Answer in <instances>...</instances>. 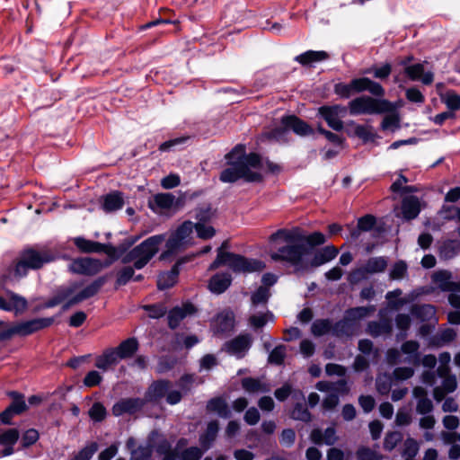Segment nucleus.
Listing matches in <instances>:
<instances>
[{"label":"nucleus","mask_w":460,"mask_h":460,"mask_svg":"<svg viewBox=\"0 0 460 460\" xmlns=\"http://www.w3.org/2000/svg\"><path fill=\"white\" fill-rule=\"evenodd\" d=\"M411 314L421 321L430 320L436 313L435 307L430 305H414L411 308Z\"/></svg>","instance_id":"50"},{"label":"nucleus","mask_w":460,"mask_h":460,"mask_svg":"<svg viewBox=\"0 0 460 460\" xmlns=\"http://www.w3.org/2000/svg\"><path fill=\"white\" fill-rule=\"evenodd\" d=\"M402 290L400 288H396L393 291H389L385 295V298L388 300V306L393 310H398L401 306H402L406 301L402 298H400L402 295Z\"/></svg>","instance_id":"52"},{"label":"nucleus","mask_w":460,"mask_h":460,"mask_svg":"<svg viewBox=\"0 0 460 460\" xmlns=\"http://www.w3.org/2000/svg\"><path fill=\"white\" fill-rule=\"evenodd\" d=\"M286 358V347L279 345L275 347L269 356V362L275 365H281Z\"/></svg>","instance_id":"61"},{"label":"nucleus","mask_w":460,"mask_h":460,"mask_svg":"<svg viewBox=\"0 0 460 460\" xmlns=\"http://www.w3.org/2000/svg\"><path fill=\"white\" fill-rule=\"evenodd\" d=\"M270 293L267 287L261 286L252 294V303L253 305L266 304L270 298Z\"/></svg>","instance_id":"57"},{"label":"nucleus","mask_w":460,"mask_h":460,"mask_svg":"<svg viewBox=\"0 0 460 460\" xmlns=\"http://www.w3.org/2000/svg\"><path fill=\"white\" fill-rule=\"evenodd\" d=\"M393 110L392 103L385 99H374L369 96H360L349 102V114H381Z\"/></svg>","instance_id":"6"},{"label":"nucleus","mask_w":460,"mask_h":460,"mask_svg":"<svg viewBox=\"0 0 460 460\" xmlns=\"http://www.w3.org/2000/svg\"><path fill=\"white\" fill-rule=\"evenodd\" d=\"M145 405V400L140 398H124L118 401L112 406V414L119 417L123 414H134L140 411Z\"/></svg>","instance_id":"16"},{"label":"nucleus","mask_w":460,"mask_h":460,"mask_svg":"<svg viewBox=\"0 0 460 460\" xmlns=\"http://www.w3.org/2000/svg\"><path fill=\"white\" fill-rule=\"evenodd\" d=\"M7 395L13 400L12 403L8 406L15 415L21 414L27 409L24 400V395L16 391L7 392Z\"/></svg>","instance_id":"44"},{"label":"nucleus","mask_w":460,"mask_h":460,"mask_svg":"<svg viewBox=\"0 0 460 460\" xmlns=\"http://www.w3.org/2000/svg\"><path fill=\"white\" fill-rule=\"evenodd\" d=\"M376 225V218L372 215H366L358 220V230L351 233L352 237L358 238V231H369Z\"/></svg>","instance_id":"51"},{"label":"nucleus","mask_w":460,"mask_h":460,"mask_svg":"<svg viewBox=\"0 0 460 460\" xmlns=\"http://www.w3.org/2000/svg\"><path fill=\"white\" fill-rule=\"evenodd\" d=\"M376 310L375 305L369 306H358L348 309L345 314L355 324V322L363 319L369 314H373Z\"/></svg>","instance_id":"46"},{"label":"nucleus","mask_w":460,"mask_h":460,"mask_svg":"<svg viewBox=\"0 0 460 460\" xmlns=\"http://www.w3.org/2000/svg\"><path fill=\"white\" fill-rule=\"evenodd\" d=\"M126 447L130 451V460H149L152 455V448L149 445H140L136 447L134 438H129L127 440Z\"/></svg>","instance_id":"26"},{"label":"nucleus","mask_w":460,"mask_h":460,"mask_svg":"<svg viewBox=\"0 0 460 460\" xmlns=\"http://www.w3.org/2000/svg\"><path fill=\"white\" fill-rule=\"evenodd\" d=\"M118 353L114 349H108L96 358L95 367L105 372L119 362Z\"/></svg>","instance_id":"37"},{"label":"nucleus","mask_w":460,"mask_h":460,"mask_svg":"<svg viewBox=\"0 0 460 460\" xmlns=\"http://www.w3.org/2000/svg\"><path fill=\"white\" fill-rule=\"evenodd\" d=\"M332 321L331 319H317L311 325V332L315 337L332 334Z\"/></svg>","instance_id":"43"},{"label":"nucleus","mask_w":460,"mask_h":460,"mask_svg":"<svg viewBox=\"0 0 460 460\" xmlns=\"http://www.w3.org/2000/svg\"><path fill=\"white\" fill-rule=\"evenodd\" d=\"M227 242H224L217 250L216 260L210 264L209 270H215L221 265H226L235 273H251L261 271L265 265L261 261L250 260L233 252H225Z\"/></svg>","instance_id":"4"},{"label":"nucleus","mask_w":460,"mask_h":460,"mask_svg":"<svg viewBox=\"0 0 460 460\" xmlns=\"http://www.w3.org/2000/svg\"><path fill=\"white\" fill-rule=\"evenodd\" d=\"M53 323L54 318L46 317L22 321L13 323V325L14 328L15 335L25 337L50 326Z\"/></svg>","instance_id":"13"},{"label":"nucleus","mask_w":460,"mask_h":460,"mask_svg":"<svg viewBox=\"0 0 460 460\" xmlns=\"http://www.w3.org/2000/svg\"><path fill=\"white\" fill-rule=\"evenodd\" d=\"M234 326V314L232 311L225 310L217 314L212 322V327L216 333L228 332Z\"/></svg>","instance_id":"20"},{"label":"nucleus","mask_w":460,"mask_h":460,"mask_svg":"<svg viewBox=\"0 0 460 460\" xmlns=\"http://www.w3.org/2000/svg\"><path fill=\"white\" fill-rule=\"evenodd\" d=\"M347 113L345 106L335 105H323L318 109V115H320L327 123V125L336 131H341L343 128V121L341 118Z\"/></svg>","instance_id":"11"},{"label":"nucleus","mask_w":460,"mask_h":460,"mask_svg":"<svg viewBox=\"0 0 460 460\" xmlns=\"http://www.w3.org/2000/svg\"><path fill=\"white\" fill-rule=\"evenodd\" d=\"M180 205L179 199L172 193H158L149 201V208L155 213H163Z\"/></svg>","instance_id":"17"},{"label":"nucleus","mask_w":460,"mask_h":460,"mask_svg":"<svg viewBox=\"0 0 460 460\" xmlns=\"http://www.w3.org/2000/svg\"><path fill=\"white\" fill-rule=\"evenodd\" d=\"M53 260L54 256L47 251L26 249L21 253L19 260L9 267L7 273L3 276L4 281H19L27 275L29 270H38Z\"/></svg>","instance_id":"3"},{"label":"nucleus","mask_w":460,"mask_h":460,"mask_svg":"<svg viewBox=\"0 0 460 460\" xmlns=\"http://www.w3.org/2000/svg\"><path fill=\"white\" fill-rule=\"evenodd\" d=\"M27 307V299L19 294L8 289L0 292V310L11 312L18 315L24 313Z\"/></svg>","instance_id":"9"},{"label":"nucleus","mask_w":460,"mask_h":460,"mask_svg":"<svg viewBox=\"0 0 460 460\" xmlns=\"http://www.w3.org/2000/svg\"><path fill=\"white\" fill-rule=\"evenodd\" d=\"M291 418L296 420L308 422L311 420V413L302 403H296L290 414Z\"/></svg>","instance_id":"55"},{"label":"nucleus","mask_w":460,"mask_h":460,"mask_svg":"<svg viewBox=\"0 0 460 460\" xmlns=\"http://www.w3.org/2000/svg\"><path fill=\"white\" fill-rule=\"evenodd\" d=\"M89 417L94 422L102 421L107 416V410L102 402H94L88 411Z\"/></svg>","instance_id":"53"},{"label":"nucleus","mask_w":460,"mask_h":460,"mask_svg":"<svg viewBox=\"0 0 460 460\" xmlns=\"http://www.w3.org/2000/svg\"><path fill=\"white\" fill-rule=\"evenodd\" d=\"M226 159L227 167L221 172L219 177L222 182L233 183L240 179L248 182L261 181V159L254 153L245 155L244 146H236L226 155Z\"/></svg>","instance_id":"1"},{"label":"nucleus","mask_w":460,"mask_h":460,"mask_svg":"<svg viewBox=\"0 0 460 460\" xmlns=\"http://www.w3.org/2000/svg\"><path fill=\"white\" fill-rule=\"evenodd\" d=\"M219 429L218 422L217 420L210 421L206 431L199 437V444L203 450H208L215 441Z\"/></svg>","instance_id":"38"},{"label":"nucleus","mask_w":460,"mask_h":460,"mask_svg":"<svg viewBox=\"0 0 460 460\" xmlns=\"http://www.w3.org/2000/svg\"><path fill=\"white\" fill-rule=\"evenodd\" d=\"M165 241V234L153 235L134 247L122 259L125 263L133 262L134 268L141 270L156 254L160 245Z\"/></svg>","instance_id":"5"},{"label":"nucleus","mask_w":460,"mask_h":460,"mask_svg":"<svg viewBox=\"0 0 460 460\" xmlns=\"http://www.w3.org/2000/svg\"><path fill=\"white\" fill-rule=\"evenodd\" d=\"M207 410L210 412H216L224 419H228L231 416L227 402L221 397L210 399L207 403Z\"/></svg>","instance_id":"36"},{"label":"nucleus","mask_w":460,"mask_h":460,"mask_svg":"<svg viewBox=\"0 0 460 460\" xmlns=\"http://www.w3.org/2000/svg\"><path fill=\"white\" fill-rule=\"evenodd\" d=\"M392 72V66L389 63H385L382 66H372L366 69L364 74H371L373 76L379 80H385L389 77Z\"/></svg>","instance_id":"49"},{"label":"nucleus","mask_w":460,"mask_h":460,"mask_svg":"<svg viewBox=\"0 0 460 460\" xmlns=\"http://www.w3.org/2000/svg\"><path fill=\"white\" fill-rule=\"evenodd\" d=\"M172 384L167 380H158L154 382L146 394L147 401H158L166 396Z\"/></svg>","instance_id":"25"},{"label":"nucleus","mask_w":460,"mask_h":460,"mask_svg":"<svg viewBox=\"0 0 460 460\" xmlns=\"http://www.w3.org/2000/svg\"><path fill=\"white\" fill-rule=\"evenodd\" d=\"M459 249L460 243L457 240H448L441 245L439 254L446 260L451 259L457 254Z\"/></svg>","instance_id":"48"},{"label":"nucleus","mask_w":460,"mask_h":460,"mask_svg":"<svg viewBox=\"0 0 460 460\" xmlns=\"http://www.w3.org/2000/svg\"><path fill=\"white\" fill-rule=\"evenodd\" d=\"M419 451V444L413 438H407L403 443L402 456L406 458H414Z\"/></svg>","instance_id":"59"},{"label":"nucleus","mask_w":460,"mask_h":460,"mask_svg":"<svg viewBox=\"0 0 460 460\" xmlns=\"http://www.w3.org/2000/svg\"><path fill=\"white\" fill-rule=\"evenodd\" d=\"M355 134L364 142L373 141L376 138L371 128L364 125H358L355 128Z\"/></svg>","instance_id":"63"},{"label":"nucleus","mask_w":460,"mask_h":460,"mask_svg":"<svg viewBox=\"0 0 460 460\" xmlns=\"http://www.w3.org/2000/svg\"><path fill=\"white\" fill-rule=\"evenodd\" d=\"M102 267L103 264L100 260L79 258L70 263L69 270L74 273L92 276L97 274Z\"/></svg>","instance_id":"15"},{"label":"nucleus","mask_w":460,"mask_h":460,"mask_svg":"<svg viewBox=\"0 0 460 460\" xmlns=\"http://www.w3.org/2000/svg\"><path fill=\"white\" fill-rule=\"evenodd\" d=\"M138 348L137 341L135 338H128L122 341L114 350L118 353L119 359L131 357Z\"/></svg>","instance_id":"39"},{"label":"nucleus","mask_w":460,"mask_h":460,"mask_svg":"<svg viewBox=\"0 0 460 460\" xmlns=\"http://www.w3.org/2000/svg\"><path fill=\"white\" fill-rule=\"evenodd\" d=\"M306 249L301 244H291L282 246L276 252H270V258L275 261H285L293 265L296 270H300L303 264L304 256Z\"/></svg>","instance_id":"8"},{"label":"nucleus","mask_w":460,"mask_h":460,"mask_svg":"<svg viewBox=\"0 0 460 460\" xmlns=\"http://www.w3.org/2000/svg\"><path fill=\"white\" fill-rule=\"evenodd\" d=\"M205 450L198 447H190L179 452V460H199Z\"/></svg>","instance_id":"54"},{"label":"nucleus","mask_w":460,"mask_h":460,"mask_svg":"<svg viewBox=\"0 0 460 460\" xmlns=\"http://www.w3.org/2000/svg\"><path fill=\"white\" fill-rule=\"evenodd\" d=\"M411 318L408 314H399L395 317V323L397 328L401 331L398 337L404 339L407 335V331L411 326Z\"/></svg>","instance_id":"58"},{"label":"nucleus","mask_w":460,"mask_h":460,"mask_svg":"<svg viewBox=\"0 0 460 460\" xmlns=\"http://www.w3.org/2000/svg\"><path fill=\"white\" fill-rule=\"evenodd\" d=\"M404 74L411 81H421L423 84L429 85L434 80V75L431 71L425 72L423 64L417 63L407 66Z\"/></svg>","instance_id":"21"},{"label":"nucleus","mask_w":460,"mask_h":460,"mask_svg":"<svg viewBox=\"0 0 460 460\" xmlns=\"http://www.w3.org/2000/svg\"><path fill=\"white\" fill-rule=\"evenodd\" d=\"M351 86L354 87L355 93L367 91L376 97H383L385 93L384 87L379 83L368 77H360L351 80Z\"/></svg>","instance_id":"18"},{"label":"nucleus","mask_w":460,"mask_h":460,"mask_svg":"<svg viewBox=\"0 0 460 460\" xmlns=\"http://www.w3.org/2000/svg\"><path fill=\"white\" fill-rule=\"evenodd\" d=\"M124 205V197L120 191H112L103 196L102 209L107 212H114L122 208Z\"/></svg>","instance_id":"28"},{"label":"nucleus","mask_w":460,"mask_h":460,"mask_svg":"<svg viewBox=\"0 0 460 460\" xmlns=\"http://www.w3.org/2000/svg\"><path fill=\"white\" fill-rule=\"evenodd\" d=\"M442 379L441 385L436 386L433 390V397L437 402L443 401L447 394L455 392L457 388V381L455 375L442 377Z\"/></svg>","instance_id":"24"},{"label":"nucleus","mask_w":460,"mask_h":460,"mask_svg":"<svg viewBox=\"0 0 460 460\" xmlns=\"http://www.w3.org/2000/svg\"><path fill=\"white\" fill-rule=\"evenodd\" d=\"M339 251L335 246L327 245L315 252L311 264L313 267L321 266L335 259Z\"/></svg>","instance_id":"31"},{"label":"nucleus","mask_w":460,"mask_h":460,"mask_svg":"<svg viewBox=\"0 0 460 460\" xmlns=\"http://www.w3.org/2000/svg\"><path fill=\"white\" fill-rule=\"evenodd\" d=\"M420 212V204L417 197L409 196L402 199V213L405 219L411 220L418 217Z\"/></svg>","instance_id":"30"},{"label":"nucleus","mask_w":460,"mask_h":460,"mask_svg":"<svg viewBox=\"0 0 460 460\" xmlns=\"http://www.w3.org/2000/svg\"><path fill=\"white\" fill-rule=\"evenodd\" d=\"M315 387L320 392L336 391L341 393H347L349 391L347 387V382L345 380H340L335 384L327 381H319Z\"/></svg>","instance_id":"47"},{"label":"nucleus","mask_w":460,"mask_h":460,"mask_svg":"<svg viewBox=\"0 0 460 460\" xmlns=\"http://www.w3.org/2000/svg\"><path fill=\"white\" fill-rule=\"evenodd\" d=\"M420 344L415 341H407L401 346V352L407 355L405 362L413 366L420 364Z\"/></svg>","instance_id":"29"},{"label":"nucleus","mask_w":460,"mask_h":460,"mask_svg":"<svg viewBox=\"0 0 460 460\" xmlns=\"http://www.w3.org/2000/svg\"><path fill=\"white\" fill-rule=\"evenodd\" d=\"M281 123L284 126V129L277 128L272 131L271 135L274 138H279L286 133L287 129L293 130L296 135L305 137L312 135L314 129L304 120L300 119L295 115L283 117Z\"/></svg>","instance_id":"12"},{"label":"nucleus","mask_w":460,"mask_h":460,"mask_svg":"<svg viewBox=\"0 0 460 460\" xmlns=\"http://www.w3.org/2000/svg\"><path fill=\"white\" fill-rule=\"evenodd\" d=\"M329 58V54L323 50H307L295 58V60L302 66H311L314 63L324 61Z\"/></svg>","instance_id":"32"},{"label":"nucleus","mask_w":460,"mask_h":460,"mask_svg":"<svg viewBox=\"0 0 460 460\" xmlns=\"http://www.w3.org/2000/svg\"><path fill=\"white\" fill-rule=\"evenodd\" d=\"M20 433L17 429H8L0 431V446L4 448L1 451L2 456H7L13 454V447L17 443Z\"/></svg>","instance_id":"23"},{"label":"nucleus","mask_w":460,"mask_h":460,"mask_svg":"<svg viewBox=\"0 0 460 460\" xmlns=\"http://www.w3.org/2000/svg\"><path fill=\"white\" fill-rule=\"evenodd\" d=\"M104 283V278H98L97 279L93 280L91 284H89L88 286L82 289H80V284H71L70 286H77L76 291L70 296L69 301L66 304H64L63 309L66 310L74 305L79 304L88 298L93 297L100 291Z\"/></svg>","instance_id":"10"},{"label":"nucleus","mask_w":460,"mask_h":460,"mask_svg":"<svg viewBox=\"0 0 460 460\" xmlns=\"http://www.w3.org/2000/svg\"><path fill=\"white\" fill-rule=\"evenodd\" d=\"M358 460H382V456L376 452L367 448L360 447L357 452Z\"/></svg>","instance_id":"64"},{"label":"nucleus","mask_w":460,"mask_h":460,"mask_svg":"<svg viewBox=\"0 0 460 460\" xmlns=\"http://www.w3.org/2000/svg\"><path fill=\"white\" fill-rule=\"evenodd\" d=\"M74 243L84 252H101L105 248V245L101 243L90 241L83 237L75 238Z\"/></svg>","instance_id":"40"},{"label":"nucleus","mask_w":460,"mask_h":460,"mask_svg":"<svg viewBox=\"0 0 460 460\" xmlns=\"http://www.w3.org/2000/svg\"><path fill=\"white\" fill-rule=\"evenodd\" d=\"M367 332L373 337L389 335L393 330L392 322L387 319L372 321L367 324Z\"/></svg>","instance_id":"35"},{"label":"nucleus","mask_w":460,"mask_h":460,"mask_svg":"<svg viewBox=\"0 0 460 460\" xmlns=\"http://www.w3.org/2000/svg\"><path fill=\"white\" fill-rule=\"evenodd\" d=\"M194 228L200 239H210L216 234L215 228L211 226H207L206 223L197 222L193 224L191 221H185L167 239L165 254H172L188 246L192 240Z\"/></svg>","instance_id":"2"},{"label":"nucleus","mask_w":460,"mask_h":460,"mask_svg":"<svg viewBox=\"0 0 460 460\" xmlns=\"http://www.w3.org/2000/svg\"><path fill=\"white\" fill-rule=\"evenodd\" d=\"M178 278V270L176 267H173L171 270L163 272L158 276L157 279V287L161 290L167 289L172 287L177 280Z\"/></svg>","instance_id":"42"},{"label":"nucleus","mask_w":460,"mask_h":460,"mask_svg":"<svg viewBox=\"0 0 460 460\" xmlns=\"http://www.w3.org/2000/svg\"><path fill=\"white\" fill-rule=\"evenodd\" d=\"M232 282V277L229 273H217L208 283L209 290L214 294H222L225 292Z\"/></svg>","instance_id":"27"},{"label":"nucleus","mask_w":460,"mask_h":460,"mask_svg":"<svg viewBox=\"0 0 460 460\" xmlns=\"http://www.w3.org/2000/svg\"><path fill=\"white\" fill-rule=\"evenodd\" d=\"M270 240L271 243L282 240L288 243L306 242L311 246L321 245L326 242L325 235L321 232H314L308 235H304L298 228L279 229L270 235Z\"/></svg>","instance_id":"7"},{"label":"nucleus","mask_w":460,"mask_h":460,"mask_svg":"<svg viewBox=\"0 0 460 460\" xmlns=\"http://www.w3.org/2000/svg\"><path fill=\"white\" fill-rule=\"evenodd\" d=\"M196 311L194 305L190 303L183 304L182 306H175L168 313V324L171 329H175L180 323L188 315Z\"/></svg>","instance_id":"19"},{"label":"nucleus","mask_w":460,"mask_h":460,"mask_svg":"<svg viewBox=\"0 0 460 460\" xmlns=\"http://www.w3.org/2000/svg\"><path fill=\"white\" fill-rule=\"evenodd\" d=\"M252 339L248 333L240 334L224 344V350L236 358H243L252 346Z\"/></svg>","instance_id":"14"},{"label":"nucleus","mask_w":460,"mask_h":460,"mask_svg":"<svg viewBox=\"0 0 460 460\" xmlns=\"http://www.w3.org/2000/svg\"><path fill=\"white\" fill-rule=\"evenodd\" d=\"M433 280L438 284L441 290L447 292L456 288V284L458 283L451 280V273L447 270H440L436 272L433 275Z\"/></svg>","instance_id":"41"},{"label":"nucleus","mask_w":460,"mask_h":460,"mask_svg":"<svg viewBox=\"0 0 460 460\" xmlns=\"http://www.w3.org/2000/svg\"><path fill=\"white\" fill-rule=\"evenodd\" d=\"M353 332L354 323L346 314L341 320L332 323V335L334 337H350Z\"/></svg>","instance_id":"34"},{"label":"nucleus","mask_w":460,"mask_h":460,"mask_svg":"<svg viewBox=\"0 0 460 460\" xmlns=\"http://www.w3.org/2000/svg\"><path fill=\"white\" fill-rule=\"evenodd\" d=\"M242 386L248 393H266L270 391L268 385L262 384L259 379L252 377L243 378Z\"/></svg>","instance_id":"45"},{"label":"nucleus","mask_w":460,"mask_h":460,"mask_svg":"<svg viewBox=\"0 0 460 460\" xmlns=\"http://www.w3.org/2000/svg\"><path fill=\"white\" fill-rule=\"evenodd\" d=\"M98 449L95 442L82 448L71 460H90Z\"/></svg>","instance_id":"60"},{"label":"nucleus","mask_w":460,"mask_h":460,"mask_svg":"<svg viewBox=\"0 0 460 460\" xmlns=\"http://www.w3.org/2000/svg\"><path fill=\"white\" fill-rule=\"evenodd\" d=\"M403 436L399 431H392L386 434L384 440V447L385 450L392 451L395 447L402 441Z\"/></svg>","instance_id":"56"},{"label":"nucleus","mask_w":460,"mask_h":460,"mask_svg":"<svg viewBox=\"0 0 460 460\" xmlns=\"http://www.w3.org/2000/svg\"><path fill=\"white\" fill-rule=\"evenodd\" d=\"M388 261L385 257H371L361 268L355 270L352 276L359 274L381 273L385 270Z\"/></svg>","instance_id":"22"},{"label":"nucleus","mask_w":460,"mask_h":460,"mask_svg":"<svg viewBox=\"0 0 460 460\" xmlns=\"http://www.w3.org/2000/svg\"><path fill=\"white\" fill-rule=\"evenodd\" d=\"M102 381V376L98 371L92 370L85 375L83 383L86 387H93L99 385Z\"/></svg>","instance_id":"62"},{"label":"nucleus","mask_w":460,"mask_h":460,"mask_svg":"<svg viewBox=\"0 0 460 460\" xmlns=\"http://www.w3.org/2000/svg\"><path fill=\"white\" fill-rule=\"evenodd\" d=\"M76 285L59 288L56 294L46 302V307H54L64 302L66 304L69 301L70 296L76 291Z\"/></svg>","instance_id":"33"}]
</instances>
